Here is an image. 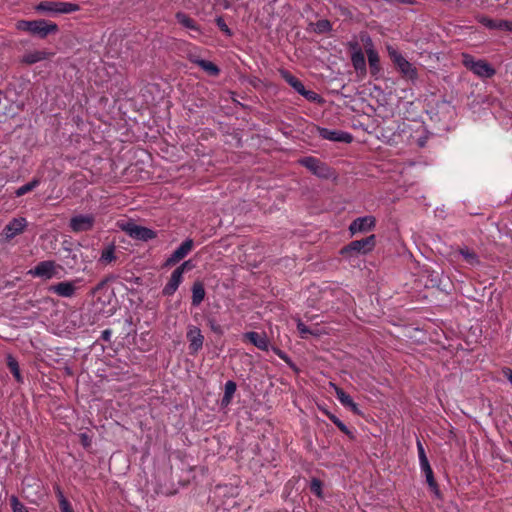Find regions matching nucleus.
I'll return each mask as SVG.
<instances>
[{"mask_svg": "<svg viewBox=\"0 0 512 512\" xmlns=\"http://www.w3.org/2000/svg\"><path fill=\"white\" fill-rule=\"evenodd\" d=\"M416 444H417L418 458L419 459L427 458L422 442L419 439H417Z\"/></svg>", "mask_w": 512, "mask_h": 512, "instance_id": "nucleus-41", "label": "nucleus"}, {"mask_svg": "<svg viewBox=\"0 0 512 512\" xmlns=\"http://www.w3.org/2000/svg\"><path fill=\"white\" fill-rule=\"evenodd\" d=\"M81 282L80 279H75L71 281H62L56 284L51 285L48 290L60 297L71 298L76 294L77 286L76 284Z\"/></svg>", "mask_w": 512, "mask_h": 512, "instance_id": "nucleus-13", "label": "nucleus"}, {"mask_svg": "<svg viewBox=\"0 0 512 512\" xmlns=\"http://www.w3.org/2000/svg\"><path fill=\"white\" fill-rule=\"evenodd\" d=\"M506 31L512 32V21L507 20Z\"/></svg>", "mask_w": 512, "mask_h": 512, "instance_id": "nucleus-53", "label": "nucleus"}, {"mask_svg": "<svg viewBox=\"0 0 512 512\" xmlns=\"http://www.w3.org/2000/svg\"><path fill=\"white\" fill-rule=\"evenodd\" d=\"M106 283H107V280H103V281H101V282L98 284V286H97V290H98V289H101V288H102Z\"/></svg>", "mask_w": 512, "mask_h": 512, "instance_id": "nucleus-54", "label": "nucleus"}, {"mask_svg": "<svg viewBox=\"0 0 512 512\" xmlns=\"http://www.w3.org/2000/svg\"><path fill=\"white\" fill-rule=\"evenodd\" d=\"M209 324H210V328L214 331V332H221L220 330V327L219 325L215 324L214 321H209Z\"/></svg>", "mask_w": 512, "mask_h": 512, "instance_id": "nucleus-52", "label": "nucleus"}, {"mask_svg": "<svg viewBox=\"0 0 512 512\" xmlns=\"http://www.w3.org/2000/svg\"><path fill=\"white\" fill-rule=\"evenodd\" d=\"M360 38L361 41L364 43L366 54L370 49H375L372 38L367 33H362Z\"/></svg>", "mask_w": 512, "mask_h": 512, "instance_id": "nucleus-38", "label": "nucleus"}, {"mask_svg": "<svg viewBox=\"0 0 512 512\" xmlns=\"http://www.w3.org/2000/svg\"><path fill=\"white\" fill-rule=\"evenodd\" d=\"M480 23L489 29L506 31L507 20H494L487 17L480 19Z\"/></svg>", "mask_w": 512, "mask_h": 512, "instance_id": "nucleus-29", "label": "nucleus"}, {"mask_svg": "<svg viewBox=\"0 0 512 512\" xmlns=\"http://www.w3.org/2000/svg\"><path fill=\"white\" fill-rule=\"evenodd\" d=\"M430 490L433 492L434 496L438 499L441 498V492L439 490L438 484L435 481L433 484H428Z\"/></svg>", "mask_w": 512, "mask_h": 512, "instance_id": "nucleus-42", "label": "nucleus"}, {"mask_svg": "<svg viewBox=\"0 0 512 512\" xmlns=\"http://www.w3.org/2000/svg\"><path fill=\"white\" fill-rule=\"evenodd\" d=\"M351 63L357 72L366 73L367 67L363 51L351 53Z\"/></svg>", "mask_w": 512, "mask_h": 512, "instance_id": "nucleus-25", "label": "nucleus"}, {"mask_svg": "<svg viewBox=\"0 0 512 512\" xmlns=\"http://www.w3.org/2000/svg\"><path fill=\"white\" fill-rule=\"evenodd\" d=\"M419 465H420L421 471L431 468L428 458L419 459Z\"/></svg>", "mask_w": 512, "mask_h": 512, "instance_id": "nucleus-45", "label": "nucleus"}, {"mask_svg": "<svg viewBox=\"0 0 512 512\" xmlns=\"http://www.w3.org/2000/svg\"><path fill=\"white\" fill-rule=\"evenodd\" d=\"M80 438H81V442H82V444H83L85 447H87V446H89V445H90L91 440H90L89 436H88L86 433H82V434L80 435Z\"/></svg>", "mask_w": 512, "mask_h": 512, "instance_id": "nucleus-51", "label": "nucleus"}, {"mask_svg": "<svg viewBox=\"0 0 512 512\" xmlns=\"http://www.w3.org/2000/svg\"><path fill=\"white\" fill-rule=\"evenodd\" d=\"M419 465H420L421 471L431 468L428 458L419 459Z\"/></svg>", "mask_w": 512, "mask_h": 512, "instance_id": "nucleus-44", "label": "nucleus"}, {"mask_svg": "<svg viewBox=\"0 0 512 512\" xmlns=\"http://www.w3.org/2000/svg\"><path fill=\"white\" fill-rule=\"evenodd\" d=\"M54 490H55V494L58 498L59 506L63 505V503H69L68 499L64 496L60 486L56 485L54 487Z\"/></svg>", "mask_w": 512, "mask_h": 512, "instance_id": "nucleus-39", "label": "nucleus"}, {"mask_svg": "<svg viewBox=\"0 0 512 512\" xmlns=\"http://www.w3.org/2000/svg\"><path fill=\"white\" fill-rule=\"evenodd\" d=\"M503 375L508 379V381L512 384V369L511 368H504L503 369Z\"/></svg>", "mask_w": 512, "mask_h": 512, "instance_id": "nucleus-50", "label": "nucleus"}, {"mask_svg": "<svg viewBox=\"0 0 512 512\" xmlns=\"http://www.w3.org/2000/svg\"><path fill=\"white\" fill-rule=\"evenodd\" d=\"M348 47L351 53H356L357 51H362L361 47L357 42H349Z\"/></svg>", "mask_w": 512, "mask_h": 512, "instance_id": "nucleus-47", "label": "nucleus"}, {"mask_svg": "<svg viewBox=\"0 0 512 512\" xmlns=\"http://www.w3.org/2000/svg\"><path fill=\"white\" fill-rule=\"evenodd\" d=\"M35 10L50 15L69 14L79 11L80 5L71 2L42 1L35 6Z\"/></svg>", "mask_w": 512, "mask_h": 512, "instance_id": "nucleus-4", "label": "nucleus"}, {"mask_svg": "<svg viewBox=\"0 0 512 512\" xmlns=\"http://www.w3.org/2000/svg\"><path fill=\"white\" fill-rule=\"evenodd\" d=\"M60 270L62 266L53 260H45L39 262L34 268L27 271V274L34 278L50 280L52 278H60Z\"/></svg>", "mask_w": 512, "mask_h": 512, "instance_id": "nucleus-7", "label": "nucleus"}, {"mask_svg": "<svg viewBox=\"0 0 512 512\" xmlns=\"http://www.w3.org/2000/svg\"><path fill=\"white\" fill-rule=\"evenodd\" d=\"M17 28L40 38H46L49 34H53L58 31V25L56 23L48 22L44 19L31 21L21 20L18 21Z\"/></svg>", "mask_w": 512, "mask_h": 512, "instance_id": "nucleus-3", "label": "nucleus"}, {"mask_svg": "<svg viewBox=\"0 0 512 512\" xmlns=\"http://www.w3.org/2000/svg\"><path fill=\"white\" fill-rule=\"evenodd\" d=\"M386 48L390 59L401 73L402 77L415 83L418 80L417 68L393 46L387 45Z\"/></svg>", "mask_w": 512, "mask_h": 512, "instance_id": "nucleus-2", "label": "nucleus"}, {"mask_svg": "<svg viewBox=\"0 0 512 512\" xmlns=\"http://www.w3.org/2000/svg\"><path fill=\"white\" fill-rule=\"evenodd\" d=\"M193 240L188 238L181 243V245L167 258L165 266H171L183 258L192 250Z\"/></svg>", "mask_w": 512, "mask_h": 512, "instance_id": "nucleus-16", "label": "nucleus"}, {"mask_svg": "<svg viewBox=\"0 0 512 512\" xmlns=\"http://www.w3.org/2000/svg\"><path fill=\"white\" fill-rule=\"evenodd\" d=\"M192 63L199 66L205 72L211 76H217L220 73V69L212 62L201 59L199 57H190Z\"/></svg>", "mask_w": 512, "mask_h": 512, "instance_id": "nucleus-22", "label": "nucleus"}, {"mask_svg": "<svg viewBox=\"0 0 512 512\" xmlns=\"http://www.w3.org/2000/svg\"><path fill=\"white\" fill-rule=\"evenodd\" d=\"M61 512H74L70 502L59 506Z\"/></svg>", "mask_w": 512, "mask_h": 512, "instance_id": "nucleus-49", "label": "nucleus"}, {"mask_svg": "<svg viewBox=\"0 0 512 512\" xmlns=\"http://www.w3.org/2000/svg\"><path fill=\"white\" fill-rule=\"evenodd\" d=\"M115 260H116L115 246L113 244H110L102 250L101 256L99 258V262H101L103 264H109Z\"/></svg>", "mask_w": 512, "mask_h": 512, "instance_id": "nucleus-31", "label": "nucleus"}, {"mask_svg": "<svg viewBox=\"0 0 512 512\" xmlns=\"http://www.w3.org/2000/svg\"><path fill=\"white\" fill-rule=\"evenodd\" d=\"M414 134L409 137L411 144H416L419 148H423L426 145L428 139V132L423 125H419L413 130Z\"/></svg>", "mask_w": 512, "mask_h": 512, "instance_id": "nucleus-20", "label": "nucleus"}, {"mask_svg": "<svg viewBox=\"0 0 512 512\" xmlns=\"http://www.w3.org/2000/svg\"><path fill=\"white\" fill-rule=\"evenodd\" d=\"M245 338L257 348L264 351L268 350L269 341L265 334L251 331L245 334Z\"/></svg>", "mask_w": 512, "mask_h": 512, "instance_id": "nucleus-19", "label": "nucleus"}, {"mask_svg": "<svg viewBox=\"0 0 512 512\" xmlns=\"http://www.w3.org/2000/svg\"><path fill=\"white\" fill-rule=\"evenodd\" d=\"M192 301L191 304L194 307H198L204 300L206 292L204 284L201 281H195L191 287Z\"/></svg>", "mask_w": 512, "mask_h": 512, "instance_id": "nucleus-21", "label": "nucleus"}, {"mask_svg": "<svg viewBox=\"0 0 512 512\" xmlns=\"http://www.w3.org/2000/svg\"><path fill=\"white\" fill-rule=\"evenodd\" d=\"M122 230L131 238L145 242L152 240L157 236L154 230L133 222L124 224L122 226Z\"/></svg>", "mask_w": 512, "mask_h": 512, "instance_id": "nucleus-9", "label": "nucleus"}, {"mask_svg": "<svg viewBox=\"0 0 512 512\" xmlns=\"http://www.w3.org/2000/svg\"><path fill=\"white\" fill-rule=\"evenodd\" d=\"M308 29L317 34H325L332 30V24L327 19H321L315 23L311 22Z\"/></svg>", "mask_w": 512, "mask_h": 512, "instance_id": "nucleus-27", "label": "nucleus"}, {"mask_svg": "<svg viewBox=\"0 0 512 512\" xmlns=\"http://www.w3.org/2000/svg\"><path fill=\"white\" fill-rule=\"evenodd\" d=\"M426 478L427 484H433L436 480L432 468L422 471Z\"/></svg>", "mask_w": 512, "mask_h": 512, "instance_id": "nucleus-40", "label": "nucleus"}, {"mask_svg": "<svg viewBox=\"0 0 512 512\" xmlns=\"http://www.w3.org/2000/svg\"><path fill=\"white\" fill-rule=\"evenodd\" d=\"M297 329H298V331L300 332L301 335L310 334L311 333L309 328L303 322H301V321H298Z\"/></svg>", "mask_w": 512, "mask_h": 512, "instance_id": "nucleus-43", "label": "nucleus"}, {"mask_svg": "<svg viewBox=\"0 0 512 512\" xmlns=\"http://www.w3.org/2000/svg\"><path fill=\"white\" fill-rule=\"evenodd\" d=\"M95 224V217L92 214H78L71 217L69 228L74 233L90 231Z\"/></svg>", "mask_w": 512, "mask_h": 512, "instance_id": "nucleus-11", "label": "nucleus"}, {"mask_svg": "<svg viewBox=\"0 0 512 512\" xmlns=\"http://www.w3.org/2000/svg\"><path fill=\"white\" fill-rule=\"evenodd\" d=\"M10 505L13 512H29L27 507L15 495L10 497Z\"/></svg>", "mask_w": 512, "mask_h": 512, "instance_id": "nucleus-35", "label": "nucleus"}, {"mask_svg": "<svg viewBox=\"0 0 512 512\" xmlns=\"http://www.w3.org/2000/svg\"><path fill=\"white\" fill-rule=\"evenodd\" d=\"M27 226V221L23 217L13 218L3 229V235L6 240H11L17 235L21 234L25 227Z\"/></svg>", "mask_w": 512, "mask_h": 512, "instance_id": "nucleus-15", "label": "nucleus"}, {"mask_svg": "<svg viewBox=\"0 0 512 512\" xmlns=\"http://www.w3.org/2000/svg\"><path fill=\"white\" fill-rule=\"evenodd\" d=\"M310 490L316 496L322 497V482L317 478H313L310 483Z\"/></svg>", "mask_w": 512, "mask_h": 512, "instance_id": "nucleus-36", "label": "nucleus"}, {"mask_svg": "<svg viewBox=\"0 0 512 512\" xmlns=\"http://www.w3.org/2000/svg\"><path fill=\"white\" fill-rule=\"evenodd\" d=\"M384 1L389 3V4H397V3H400V4H414L415 3V0H384Z\"/></svg>", "mask_w": 512, "mask_h": 512, "instance_id": "nucleus-46", "label": "nucleus"}, {"mask_svg": "<svg viewBox=\"0 0 512 512\" xmlns=\"http://www.w3.org/2000/svg\"><path fill=\"white\" fill-rule=\"evenodd\" d=\"M7 366L17 382H22L18 361L12 355L7 356Z\"/></svg>", "mask_w": 512, "mask_h": 512, "instance_id": "nucleus-32", "label": "nucleus"}, {"mask_svg": "<svg viewBox=\"0 0 512 512\" xmlns=\"http://www.w3.org/2000/svg\"><path fill=\"white\" fill-rule=\"evenodd\" d=\"M459 253L462 255V257L471 265H477L479 264V258L477 254L470 250L469 248H461L459 250Z\"/></svg>", "mask_w": 512, "mask_h": 512, "instance_id": "nucleus-34", "label": "nucleus"}, {"mask_svg": "<svg viewBox=\"0 0 512 512\" xmlns=\"http://www.w3.org/2000/svg\"><path fill=\"white\" fill-rule=\"evenodd\" d=\"M325 414L328 418L338 427V429L348 435L351 439L354 438L353 433L349 430V428L333 413L329 411H325Z\"/></svg>", "mask_w": 512, "mask_h": 512, "instance_id": "nucleus-33", "label": "nucleus"}, {"mask_svg": "<svg viewBox=\"0 0 512 512\" xmlns=\"http://www.w3.org/2000/svg\"><path fill=\"white\" fill-rule=\"evenodd\" d=\"M49 57L46 51H32L23 55L21 62L27 65H32L37 62L43 61Z\"/></svg>", "mask_w": 512, "mask_h": 512, "instance_id": "nucleus-23", "label": "nucleus"}, {"mask_svg": "<svg viewBox=\"0 0 512 512\" xmlns=\"http://www.w3.org/2000/svg\"><path fill=\"white\" fill-rule=\"evenodd\" d=\"M370 72L377 75L380 72V58L376 49H370L367 53Z\"/></svg>", "mask_w": 512, "mask_h": 512, "instance_id": "nucleus-28", "label": "nucleus"}, {"mask_svg": "<svg viewBox=\"0 0 512 512\" xmlns=\"http://www.w3.org/2000/svg\"><path fill=\"white\" fill-rule=\"evenodd\" d=\"M175 17H176L178 23L181 24L183 27L193 30V31H196V32H200L199 26L187 14H185L183 12H177Z\"/></svg>", "mask_w": 512, "mask_h": 512, "instance_id": "nucleus-26", "label": "nucleus"}, {"mask_svg": "<svg viewBox=\"0 0 512 512\" xmlns=\"http://www.w3.org/2000/svg\"><path fill=\"white\" fill-rule=\"evenodd\" d=\"M186 336L189 341V350L191 354H195L202 349L204 336L202 335L199 327L190 325Z\"/></svg>", "mask_w": 512, "mask_h": 512, "instance_id": "nucleus-14", "label": "nucleus"}, {"mask_svg": "<svg viewBox=\"0 0 512 512\" xmlns=\"http://www.w3.org/2000/svg\"><path fill=\"white\" fill-rule=\"evenodd\" d=\"M237 385L233 380H228L224 386V394L221 399V406L227 407L232 402L233 396L236 392Z\"/></svg>", "mask_w": 512, "mask_h": 512, "instance_id": "nucleus-24", "label": "nucleus"}, {"mask_svg": "<svg viewBox=\"0 0 512 512\" xmlns=\"http://www.w3.org/2000/svg\"><path fill=\"white\" fill-rule=\"evenodd\" d=\"M335 388L336 397L339 402L346 408H349L353 413L360 415L361 412L358 405L353 401L352 397L347 394L343 389L333 385Z\"/></svg>", "mask_w": 512, "mask_h": 512, "instance_id": "nucleus-18", "label": "nucleus"}, {"mask_svg": "<svg viewBox=\"0 0 512 512\" xmlns=\"http://www.w3.org/2000/svg\"><path fill=\"white\" fill-rule=\"evenodd\" d=\"M112 331L110 329L103 330L101 333V339L108 342L111 339Z\"/></svg>", "mask_w": 512, "mask_h": 512, "instance_id": "nucleus-48", "label": "nucleus"}, {"mask_svg": "<svg viewBox=\"0 0 512 512\" xmlns=\"http://www.w3.org/2000/svg\"><path fill=\"white\" fill-rule=\"evenodd\" d=\"M376 226V218L372 215H366L354 219L349 225L351 235L372 231Z\"/></svg>", "mask_w": 512, "mask_h": 512, "instance_id": "nucleus-12", "label": "nucleus"}, {"mask_svg": "<svg viewBox=\"0 0 512 512\" xmlns=\"http://www.w3.org/2000/svg\"><path fill=\"white\" fill-rule=\"evenodd\" d=\"M40 179L39 178H33L31 181H29L28 183L22 185L21 187L17 188L16 191H15V196L16 197H21L29 192H31L32 190H34L36 187H38L40 185Z\"/></svg>", "mask_w": 512, "mask_h": 512, "instance_id": "nucleus-30", "label": "nucleus"}, {"mask_svg": "<svg viewBox=\"0 0 512 512\" xmlns=\"http://www.w3.org/2000/svg\"><path fill=\"white\" fill-rule=\"evenodd\" d=\"M375 245L376 236L372 234L366 238L354 240L348 245L342 247L340 249V255L344 259L351 261L354 257L368 254L375 248Z\"/></svg>", "mask_w": 512, "mask_h": 512, "instance_id": "nucleus-1", "label": "nucleus"}, {"mask_svg": "<svg viewBox=\"0 0 512 512\" xmlns=\"http://www.w3.org/2000/svg\"><path fill=\"white\" fill-rule=\"evenodd\" d=\"M280 76L301 96L313 103H322L323 98L316 92L307 90L304 84L289 71L281 69Z\"/></svg>", "mask_w": 512, "mask_h": 512, "instance_id": "nucleus-5", "label": "nucleus"}, {"mask_svg": "<svg viewBox=\"0 0 512 512\" xmlns=\"http://www.w3.org/2000/svg\"><path fill=\"white\" fill-rule=\"evenodd\" d=\"M319 135L325 140L342 143H350L353 139L352 135L348 132L328 128H319Z\"/></svg>", "mask_w": 512, "mask_h": 512, "instance_id": "nucleus-17", "label": "nucleus"}, {"mask_svg": "<svg viewBox=\"0 0 512 512\" xmlns=\"http://www.w3.org/2000/svg\"><path fill=\"white\" fill-rule=\"evenodd\" d=\"M298 162L319 178L328 179L331 176L330 168L318 158L307 156Z\"/></svg>", "mask_w": 512, "mask_h": 512, "instance_id": "nucleus-8", "label": "nucleus"}, {"mask_svg": "<svg viewBox=\"0 0 512 512\" xmlns=\"http://www.w3.org/2000/svg\"><path fill=\"white\" fill-rule=\"evenodd\" d=\"M215 22H216V25L218 26V28L223 32L225 33V35L227 36H231L232 35V31L231 29L227 26V24L225 23L223 17L221 16H218L216 19H215Z\"/></svg>", "mask_w": 512, "mask_h": 512, "instance_id": "nucleus-37", "label": "nucleus"}, {"mask_svg": "<svg viewBox=\"0 0 512 512\" xmlns=\"http://www.w3.org/2000/svg\"><path fill=\"white\" fill-rule=\"evenodd\" d=\"M189 265L190 261H185L172 272L169 281L162 290L164 296H172L177 291L183 281V274Z\"/></svg>", "mask_w": 512, "mask_h": 512, "instance_id": "nucleus-10", "label": "nucleus"}, {"mask_svg": "<svg viewBox=\"0 0 512 512\" xmlns=\"http://www.w3.org/2000/svg\"><path fill=\"white\" fill-rule=\"evenodd\" d=\"M463 65L480 78H491L496 70L485 60H476L469 54L462 55Z\"/></svg>", "mask_w": 512, "mask_h": 512, "instance_id": "nucleus-6", "label": "nucleus"}]
</instances>
